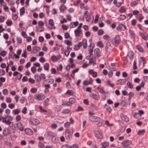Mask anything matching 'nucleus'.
<instances>
[{"label":"nucleus","instance_id":"17","mask_svg":"<svg viewBox=\"0 0 148 148\" xmlns=\"http://www.w3.org/2000/svg\"><path fill=\"white\" fill-rule=\"evenodd\" d=\"M120 117L125 122H127L129 121V118L127 116L123 114H121Z\"/></svg>","mask_w":148,"mask_h":148},{"label":"nucleus","instance_id":"46","mask_svg":"<svg viewBox=\"0 0 148 148\" xmlns=\"http://www.w3.org/2000/svg\"><path fill=\"white\" fill-rule=\"evenodd\" d=\"M6 24L7 25L10 26L12 24V21L10 20L9 19H8L6 22Z\"/></svg>","mask_w":148,"mask_h":148},{"label":"nucleus","instance_id":"41","mask_svg":"<svg viewBox=\"0 0 148 148\" xmlns=\"http://www.w3.org/2000/svg\"><path fill=\"white\" fill-rule=\"evenodd\" d=\"M109 145V143L108 142H106L102 143V145L103 147L106 148V147L108 146Z\"/></svg>","mask_w":148,"mask_h":148},{"label":"nucleus","instance_id":"2","mask_svg":"<svg viewBox=\"0 0 148 148\" xmlns=\"http://www.w3.org/2000/svg\"><path fill=\"white\" fill-rule=\"evenodd\" d=\"M13 117L12 116L7 115L5 117H3L2 122L7 125H10L11 123L10 121L13 119Z\"/></svg>","mask_w":148,"mask_h":148},{"label":"nucleus","instance_id":"60","mask_svg":"<svg viewBox=\"0 0 148 148\" xmlns=\"http://www.w3.org/2000/svg\"><path fill=\"white\" fill-rule=\"evenodd\" d=\"M8 107L10 109H12L15 107V106L13 103H11L8 105Z\"/></svg>","mask_w":148,"mask_h":148},{"label":"nucleus","instance_id":"59","mask_svg":"<svg viewBox=\"0 0 148 148\" xmlns=\"http://www.w3.org/2000/svg\"><path fill=\"white\" fill-rule=\"evenodd\" d=\"M137 48L138 50L140 52H143V47L140 46H137Z\"/></svg>","mask_w":148,"mask_h":148},{"label":"nucleus","instance_id":"15","mask_svg":"<svg viewBox=\"0 0 148 148\" xmlns=\"http://www.w3.org/2000/svg\"><path fill=\"white\" fill-rule=\"evenodd\" d=\"M25 134L28 135H31L33 133V131L29 128H26L25 130Z\"/></svg>","mask_w":148,"mask_h":148},{"label":"nucleus","instance_id":"33","mask_svg":"<svg viewBox=\"0 0 148 148\" xmlns=\"http://www.w3.org/2000/svg\"><path fill=\"white\" fill-rule=\"evenodd\" d=\"M70 112V110L69 109H65L63 110L62 112V113L63 114H68Z\"/></svg>","mask_w":148,"mask_h":148},{"label":"nucleus","instance_id":"21","mask_svg":"<svg viewBox=\"0 0 148 148\" xmlns=\"http://www.w3.org/2000/svg\"><path fill=\"white\" fill-rule=\"evenodd\" d=\"M79 22L77 21L71 23L69 25V27L71 28H73L77 26Z\"/></svg>","mask_w":148,"mask_h":148},{"label":"nucleus","instance_id":"25","mask_svg":"<svg viewBox=\"0 0 148 148\" xmlns=\"http://www.w3.org/2000/svg\"><path fill=\"white\" fill-rule=\"evenodd\" d=\"M81 47V42H79L78 44L75 45L74 46V50L76 51L78 50Z\"/></svg>","mask_w":148,"mask_h":148},{"label":"nucleus","instance_id":"58","mask_svg":"<svg viewBox=\"0 0 148 148\" xmlns=\"http://www.w3.org/2000/svg\"><path fill=\"white\" fill-rule=\"evenodd\" d=\"M49 24L52 26L54 25V22L52 19H50L49 21Z\"/></svg>","mask_w":148,"mask_h":148},{"label":"nucleus","instance_id":"29","mask_svg":"<svg viewBox=\"0 0 148 148\" xmlns=\"http://www.w3.org/2000/svg\"><path fill=\"white\" fill-rule=\"evenodd\" d=\"M69 101L71 105H72L76 101V100L74 98H70L69 99Z\"/></svg>","mask_w":148,"mask_h":148},{"label":"nucleus","instance_id":"45","mask_svg":"<svg viewBox=\"0 0 148 148\" xmlns=\"http://www.w3.org/2000/svg\"><path fill=\"white\" fill-rule=\"evenodd\" d=\"M25 11V8L24 7L22 8L20 10V15H22L24 14Z\"/></svg>","mask_w":148,"mask_h":148},{"label":"nucleus","instance_id":"4","mask_svg":"<svg viewBox=\"0 0 148 148\" xmlns=\"http://www.w3.org/2000/svg\"><path fill=\"white\" fill-rule=\"evenodd\" d=\"M112 41L113 44L115 46L119 44L121 42V38L119 35H116L115 37L112 39Z\"/></svg>","mask_w":148,"mask_h":148},{"label":"nucleus","instance_id":"55","mask_svg":"<svg viewBox=\"0 0 148 148\" xmlns=\"http://www.w3.org/2000/svg\"><path fill=\"white\" fill-rule=\"evenodd\" d=\"M105 124L108 126H112L113 125L112 123H109V121L107 120L106 121Z\"/></svg>","mask_w":148,"mask_h":148},{"label":"nucleus","instance_id":"6","mask_svg":"<svg viewBox=\"0 0 148 148\" xmlns=\"http://www.w3.org/2000/svg\"><path fill=\"white\" fill-rule=\"evenodd\" d=\"M73 134V130L72 129H67L65 132V136L67 139H69L72 136Z\"/></svg>","mask_w":148,"mask_h":148},{"label":"nucleus","instance_id":"52","mask_svg":"<svg viewBox=\"0 0 148 148\" xmlns=\"http://www.w3.org/2000/svg\"><path fill=\"white\" fill-rule=\"evenodd\" d=\"M28 82L29 83H30L32 84H34L35 83V80L31 78H30L29 79Z\"/></svg>","mask_w":148,"mask_h":148},{"label":"nucleus","instance_id":"49","mask_svg":"<svg viewBox=\"0 0 148 148\" xmlns=\"http://www.w3.org/2000/svg\"><path fill=\"white\" fill-rule=\"evenodd\" d=\"M104 32V31L102 29H100L99 30L98 32V34L99 35H101Z\"/></svg>","mask_w":148,"mask_h":148},{"label":"nucleus","instance_id":"44","mask_svg":"<svg viewBox=\"0 0 148 148\" xmlns=\"http://www.w3.org/2000/svg\"><path fill=\"white\" fill-rule=\"evenodd\" d=\"M126 16L125 15H121L120 16L119 19L120 20H124Z\"/></svg>","mask_w":148,"mask_h":148},{"label":"nucleus","instance_id":"38","mask_svg":"<svg viewBox=\"0 0 148 148\" xmlns=\"http://www.w3.org/2000/svg\"><path fill=\"white\" fill-rule=\"evenodd\" d=\"M66 7L64 5H61L59 9L61 11H63L66 9Z\"/></svg>","mask_w":148,"mask_h":148},{"label":"nucleus","instance_id":"40","mask_svg":"<svg viewBox=\"0 0 148 148\" xmlns=\"http://www.w3.org/2000/svg\"><path fill=\"white\" fill-rule=\"evenodd\" d=\"M38 146L39 148H45V146L42 142H39L38 143Z\"/></svg>","mask_w":148,"mask_h":148},{"label":"nucleus","instance_id":"27","mask_svg":"<svg viewBox=\"0 0 148 148\" xmlns=\"http://www.w3.org/2000/svg\"><path fill=\"white\" fill-rule=\"evenodd\" d=\"M100 50L99 48H97L94 49V53L97 56H99Z\"/></svg>","mask_w":148,"mask_h":148},{"label":"nucleus","instance_id":"7","mask_svg":"<svg viewBox=\"0 0 148 148\" xmlns=\"http://www.w3.org/2000/svg\"><path fill=\"white\" fill-rule=\"evenodd\" d=\"M94 47V44L90 42L88 48V51L89 52L90 56H92L93 53V49Z\"/></svg>","mask_w":148,"mask_h":148},{"label":"nucleus","instance_id":"16","mask_svg":"<svg viewBox=\"0 0 148 148\" xmlns=\"http://www.w3.org/2000/svg\"><path fill=\"white\" fill-rule=\"evenodd\" d=\"M61 56L59 55L57 57L55 56H53L51 57V60L53 62H55L61 58Z\"/></svg>","mask_w":148,"mask_h":148},{"label":"nucleus","instance_id":"54","mask_svg":"<svg viewBox=\"0 0 148 148\" xmlns=\"http://www.w3.org/2000/svg\"><path fill=\"white\" fill-rule=\"evenodd\" d=\"M17 42L18 44H21L22 42V39L19 37H17L16 38Z\"/></svg>","mask_w":148,"mask_h":148},{"label":"nucleus","instance_id":"1","mask_svg":"<svg viewBox=\"0 0 148 148\" xmlns=\"http://www.w3.org/2000/svg\"><path fill=\"white\" fill-rule=\"evenodd\" d=\"M132 143V140H127L122 142L121 143V145L123 148H132L130 145Z\"/></svg>","mask_w":148,"mask_h":148},{"label":"nucleus","instance_id":"19","mask_svg":"<svg viewBox=\"0 0 148 148\" xmlns=\"http://www.w3.org/2000/svg\"><path fill=\"white\" fill-rule=\"evenodd\" d=\"M90 97L95 100H98L99 98V96L96 94L94 93H92L89 95Z\"/></svg>","mask_w":148,"mask_h":148},{"label":"nucleus","instance_id":"51","mask_svg":"<svg viewBox=\"0 0 148 148\" xmlns=\"http://www.w3.org/2000/svg\"><path fill=\"white\" fill-rule=\"evenodd\" d=\"M137 4V3L136 1H134L132 2L131 3L130 5L132 7H133L136 6Z\"/></svg>","mask_w":148,"mask_h":148},{"label":"nucleus","instance_id":"50","mask_svg":"<svg viewBox=\"0 0 148 148\" xmlns=\"http://www.w3.org/2000/svg\"><path fill=\"white\" fill-rule=\"evenodd\" d=\"M97 89L101 93H103L104 92L103 89L102 88H100V87H97Z\"/></svg>","mask_w":148,"mask_h":148},{"label":"nucleus","instance_id":"30","mask_svg":"<svg viewBox=\"0 0 148 148\" xmlns=\"http://www.w3.org/2000/svg\"><path fill=\"white\" fill-rule=\"evenodd\" d=\"M49 101V98L46 99L44 101V106L46 107L48 105V102Z\"/></svg>","mask_w":148,"mask_h":148},{"label":"nucleus","instance_id":"48","mask_svg":"<svg viewBox=\"0 0 148 148\" xmlns=\"http://www.w3.org/2000/svg\"><path fill=\"white\" fill-rule=\"evenodd\" d=\"M12 18L14 20H16L18 17V16L17 14H12Z\"/></svg>","mask_w":148,"mask_h":148},{"label":"nucleus","instance_id":"26","mask_svg":"<svg viewBox=\"0 0 148 148\" xmlns=\"http://www.w3.org/2000/svg\"><path fill=\"white\" fill-rule=\"evenodd\" d=\"M129 33L130 36L132 38H134L135 37V34L134 32L131 30L130 29L129 31Z\"/></svg>","mask_w":148,"mask_h":148},{"label":"nucleus","instance_id":"20","mask_svg":"<svg viewBox=\"0 0 148 148\" xmlns=\"http://www.w3.org/2000/svg\"><path fill=\"white\" fill-rule=\"evenodd\" d=\"M82 31L81 29H77L74 31L75 35L76 37H79L80 36Z\"/></svg>","mask_w":148,"mask_h":148},{"label":"nucleus","instance_id":"32","mask_svg":"<svg viewBox=\"0 0 148 148\" xmlns=\"http://www.w3.org/2000/svg\"><path fill=\"white\" fill-rule=\"evenodd\" d=\"M89 64H92V63H93L94 62H96V60H95V57H92L90 59H89Z\"/></svg>","mask_w":148,"mask_h":148},{"label":"nucleus","instance_id":"22","mask_svg":"<svg viewBox=\"0 0 148 148\" xmlns=\"http://www.w3.org/2000/svg\"><path fill=\"white\" fill-rule=\"evenodd\" d=\"M16 125L20 131H23L24 127L23 125L21 123H16Z\"/></svg>","mask_w":148,"mask_h":148},{"label":"nucleus","instance_id":"5","mask_svg":"<svg viewBox=\"0 0 148 148\" xmlns=\"http://www.w3.org/2000/svg\"><path fill=\"white\" fill-rule=\"evenodd\" d=\"M55 135L56 134L55 133L51 132H46L45 134V136L47 138H52V140L53 141L54 139H55Z\"/></svg>","mask_w":148,"mask_h":148},{"label":"nucleus","instance_id":"10","mask_svg":"<svg viewBox=\"0 0 148 148\" xmlns=\"http://www.w3.org/2000/svg\"><path fill=\"white\" fill-rule=\"evenodd\" d=\"M89 119L91 122H98L100 118L97 116H91L89 117Z\"/></svg>","mask_w":148,"mask_h":148},{"label":"nucleus","instance_id":"53","mask_svg":"<svg viewBox=\"0 0 148 148\" xmlns=\"http://www.w3.org/2000/svg\"><path fill=\"white\" fill-rule=\"evenodd\" d=\"M5 17L4 16H0V23H3L4 22Z\"/></svg>","mask_w":148,"mask_h":148},{"label":"nucleus","instance_id":"42","mask_svg":"<svg viewBox=\"0 0 148 148\" xmlns=\"http://www.w3.org/2000/svg\"><path fill=\"white\" fill-rule=\"evenodd\" d=\"M145 130H139L138 132V134L139 135H141L145 133Z\"/></svg>","mask_w":148,"mask_h":148},{"label":"nucleus","instance_id":"43","mask_svg":"<svg viewBox=\"0 0 148 148\" xmlns=\"http://www.w3.org/2000/svg\"><path fill=\"white\" fill-rule=\"evenodd\" d=\"M3 94L4 95H7L8 93V90L6 88L3 89L2 90Z\"/></svg>","mask_w":148,"mask_h":148},{"label":"nucleus","instance_id":"37","mask_svg":"<svg viewBox=\"0 0 148 148\" xmlns=\"http://www.w3.org/2000/svg\"><path fill=\"white\" fill-rule=\"evenodd\" d=\"M13 112L14 115H16L19 113L20 111L18 109H16L13 111Z\"/></svg>","mask_w":148,"mask_h":148},{"label":"nucleus","instance_id":"61","mask_svg":"<svg viewBox=\"0 0 148 148\" xmlns=\"http://www.w3.org/2000/svg\"><path fill=\"white\" fill-rule=\"evenodd\" d=\"M25 98V97H22L20 99V102L22 103H23L24 102Z\"/></svg>","mask_w":148,"mask_h":148},{"label":"nucleus","instance_id":"13","mask_svg":"<svg viewBox=\"0 0 148 148\" xmlns=\"http://www.w3.org/2000/svg\"><path fill=\"white\" fill-rule=\"evenodd\" d=\"M95 136L98 139H101L102 138V135L98 131H95L94 132Z\"/></svg>","mask_w":148,"mask_h":148},{"label":"nucleus","instance_id":"12","mask_svg":"<svg viewBox=\"0 0 148 148\" xmlns=\"http://www.w3.org/2000/svg\"><path fill=\"white\" fill-rule=\"evenodd\" d=\"M126 80L125 79H121L118 80L116 82V84L117 85H121L125 84Z\"/></svg>","mask_w":148,"mask_h":148},{"label":"nucleus","instance_id":"47","mask_svg":"<svg viewBox=\"0 0 148 148\" xmlns=\"http://www.w3.org/2000/svg\"><path fill=\"white\" fill-rule=\"evenodd\" d=\"M65 43L68 45H72V43L71 41L69 40H67L65 41Z\"/></svg>","mask_w":148,"mask_h":148},{"label":"nucleus","instance_id":"8","mask_svg":"<svg viewBox=\"0 0 148 148\" xmlns=\"http://www.w3.org/2000/svg\"><path fill=\"white\" fill-rule=\"evenodd\" d=\"M39 120L35 118L31 119L29 121V124L33 125H37L39 123Z\"/></svg>","mask_w":148,"mask_h":148},{"label":"nucleus","instance_id":"63","mask_svg":"<svg viewBox=\"0 0 148 148\" xmlns=\"http://www.w3.org/2000/svg\"><path fill=\"white\" fill-rule=\"evenodd\" d=\"M70 146L68 145H64L62 146L61 148H71Z\"/></svg>","mask_w":148,"mask_h":148},{"label":"nucleus","instance_id":"28","mask_svg":"<svg viewBox=\"0 0 148 148\" xmlns=\"http://www.w3.org/2000/svg\"><path fill=\"white\" fill-rule=\"evenodd\" d=\"M128 55L129 58L130 59H132L133 58V56L134 55V53L131 51H129L128 53Z\"/></svg>","mask_w":148,"mask_h":148},{"label":"nucleus","instance_id":"34","mask_svg":"<svg viewBox=\"0 0 148 148\" xmlns=\"http://www.w3.org/2000/svg\"><path fill=\"white\" fill-rule=\"evenodd\" d=\"M97 45L101 48L103 47V44L101 41H99L97 43Z\"/></svg>","mask_w":148,"mask_h":148},{"label":"nucleus","instance_id":"36","mask_svg":"<svg viewBox=\"0 0 148 148\" xmlns=\"http://www.w3.org/2000/svg\"><path fill=\"white\" fill-rule=\"evenodd\" d=\"M127 85L128 88H129L132 89V88L133 87V85L130 82H127Z\"/></svg>","mask_w":148,"mask_h":148},{"label":"nucleus","instance_id":"31","mask_svg":"<svg viewBox=\"0 0 148 148\" xmlns=\"http://www.w3.org/2000/svg\"><path fill=\"white\" fill-rule=\"evenodd\" d=\"M62 105L64 106H69L71 105L69 101H64L62 103Z\"/></svg>","mask_w":148,"mask_h":148},{"label":"nucleus","instance_id":"11","mask_svg":"<svg viewBox=\"0 0 148 148\" xmlns=\"http://www.w3.org/2000/svg\"><path fill=\"white\" fill-rule=\"evenodd\" d=\"M126 29V26L122 24H119L118 26L117 27L116 29L118 31L120 30L125 31Z\"/></svg>","mask_w":148,"mask_h":148},{"label":"nucleus","instance_id":"14","mask_svg":"<svg viewBox=\"0 0 148 148\" xmlns=\"http://www.w3.org/2000/svg\"><path fill=\"white\" fill-rule=\"evenodd\" d=\"M81 46L82 45L84 49H86L87 47V41L86 39H83L81 42Z\"/></svg>","mask_w":148,"mask_h":148},{"label":"nucleus","instance_id":"39","mask_svg":"<svg viewBox=\"0 0 148 148\" xmlns=\"http://www.w3.org/2000/svg\"><path fill=\"white\" fill-rule=\"evenodd\" d=\"M44 69L45 70H48L49 68V65L48 63H46L44 66Z\"/></svg>","mask_w":148,"mask_h":148},{"label":"nucleus","instance_id":"57","mask_svg":"<svg viewBox=\"0 0 148 148\" xmlns=\"http://www.w3.org/2000/svg\"><path fill=\"white\" fill-rule=\"evenodd\" d=\"M81 1L80 0H78L76 2H74L73 5L75 6H77L80 3Z\"/></svg>","mask_w":148,"mask_h":148},{"label":"nucleus","instance_id":"64","mask_svg":"<svg viewBox=\"0 0 148 148\" xmlns=\"http://www.w3.org/2000/svg\"><path fill=\"white\" fill-rule=\"evenodd\" d=\"M71 148H78V145L77 144H74L71 146H70Z\"/></svg>","mask_w":148,"mask_h":148},{"label":"nucleus","instance_id":"56","mask_svg":"<svg viewBox=\"0 0 148 148\" xmlns=\"http://www.w3.org/2000/svg\"><path fill=\"white\" fill-rule=\"evenodd\" d=\"M51 73L53 74H56L57 73L56 69L54 68H52L51 69Z\"/></svg>","mask_w":148,"mask_h":148},{"label":"nucleus","instance_id":"18","mask_svg":"<svg viewBox=\"0 0 148 148\" xmlns=\"http://www.w3.org/2000/svg\"><path fill=\"white\" fill-rule=\"evenodd\" d=\"M139 35L144 40H148V34L146 36H145L143 32H139Z\"/></svg>","mask_w":148,"mask_h":148},{"label":"nucleus","instance_id":"3","mask_svg":"<svg viewBox=\"0 0 148 148\" xmlns=\"http://www.w3.org/2000/svg\"><path fill=\"white\" fill-rule=\"evenodd\" d=\"M34 77L36 81L40 82L42 79H45L46 78V75L44 73H41L40 75L36 74L34 75Z\"/></svg>","mask_w":148,"mask_h":148},{"label":"nucleus","instance_id":"23","mask_svg":"<svg viewBox=\"0 0 148 148\" xmlns=\"http://www.w3.org/2000/svg\"><path fill=\"white\" fill-rule=\"evenodd\" d=\"M75 67V65L73 63L71 64L68 65L66 68V69L67 71H69L70 68H73Z\"/></svg>","mask_w":148,"mask_h":148},{"label":"nucleus","instance_id":"35","mask_svg":"<svg viewBox=\"0 0 148 148\" xmlns=\"http://www.w3.org/2000/svg\"><path fill=\"white\" fill-rule=\"evenodd\" d=\"M138 18L140 22H141L143 18V17L142 15L139 14L138 15Z\"/></svg>","mask_w":148,"mask_h":148},{"label":"nucleus","instance_id":"24","mask_svg":"<svg viewBox=\"0 0 148 148\" xmlns=\"http://www.w3.org/2000/svg\"><path fill=\"white\" fill-rule=\"evenodd\" d=\"M116 69V68L114 67H113L112 69H111V70L109 71L108 73V77H111L112 76L113 74V71H115V69Z\"/></svg>","mask_w":148,"mask_h":148},{"label":"nucleus","instance_id":"62","mask_svg":"<svg viewBox=\"0 0 148 148\" xmlns=\"http://www.w3.org/2000/svg\"><path fill=\"white\" fill-rule=\"evenodd\" d=\"M31 71L33 73H35L36 71V68L34 66H33L31 68Z\"/></svg>","mask_w":148,"mask_h":148},{"label":"nucleus","instance_id":"9","mask_svg":"<svg viewBox=\"0 0 148 148\" xmlns=\"http://www.w3.org/2000/svg\"><path fill=\"white\" fill-rule=\"evenodd\" d=\"M35 99L38 101L42 100L45 98V96L44 94L41 93L35 95Z\"/></svg>","mask_w":148,"mask_h":148}]
</instances>
